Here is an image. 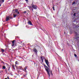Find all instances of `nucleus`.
<instances>
[{
	"instance_id": "28",
	"label": "nucleus",
	"mask_w": 79,
	"mask_h": 79,
	"mask_svg": "<svg viewBox=\"0 0 79 79\" xmlns=\"http://www.w3.org/2000/svg\"><path fill=\"white\" fill-rule=\"evenodd\" d=\"M52 8L53 9V10H54V11H55V8H54V6H53V7H52Z\"/></svg>"
},
{
	"instance_id": "24",
	"label": "nucleus",
	"mask_w": 79,
	"mask_h": 79,
	"mask_svg": "<svg viewBox=\"0 0 79 79\" xmlns=\"http://www.w3.org/2000/svg\"><path fill=\"white\" fill-rule=\"evenodd\" d=\"M26 27H27V28H30V27H29L28 26V25L27 26L26 25Z\"/></svg>"
},
{
	"instance_id": "14",
	"label": "nucleus",
	"mask_w": 79,
	"mask_h": 79,
	"mask_svg": "<svg viewBox=\"0 0 79 79\" xmlns=\"http://www.w3.org/2000/svg\"><path fill=\"white\" fill-rule=\"evenodd\" d=\"M27 73H26V74H23V77H26V75H27Z\"/></svg>"
},
{
	"instance_id": "12",
	"label": "nucleus",
	"mask_w": 79,
	"mask_h": 79,
	"mask_svg": "<svg viewBox=\"0 0 79 79\" xmlns=\"http://www.w3.org/2000/svg\"><path fill=\"white\" fill-rule=\"evenodd\" d=\"M79 37H76V38H74V39H75V40H78V39H79Z\"/></svg>"
},
{
	"instance_id": "23",
	"label": "nucleus",
	"mask_w": 79,
	"mask_h": 79,
	"mask_svg": "<svg viewBox=\"0 0 79 79\" xmlns=\"http://www.w3.org/2000/svg\"><path fill=\"white\" fill-rule=\"evenodd\" d=\"M75 34H76V35H77V32L74 31Z\"/></svg>"
},
{
	"instance_id": "15",
	"label": "nucleus",
	"mask_w": 79,
	"mask_h": 79,
	"mask_svg": "<svg viewBox=\"0 0 79 79\" xmlns=\"http://www.w3.org/2000/svg\"><path fill=\"white\" fill-rule=\"evenodd\" d=\"M12 68H13L14 70H15V66L13 65H12Z\"/></svg>"
},
{
	"instance_id": "22",
	"label": "nucleus",
	"mask_w": 79,
	"mask_h": 79,
	"mask_svg": "<svg viewBox=\"0 0 79 79\" xmlns=\"http://www.w3.org/2000/svg\"><path fill=\"white\" fill-rule=\"evenodd\" d=\"M16 15L15 14H13V16L14 17V18H15V17H16Z\"/></svg>"
},
{
	"instance_id": "2",
	"label": "nucleus",
	"mask_w": 79,
	"mask_h": 79,
	"mask_svg": "<svg viewBox=\"0 0 79 79\" xmlns=\"http://www.w3.org/2000/svg\"><path fill=\"white\" fill-rule=\"evenodd\" d=\"M45 62L46 63V64L47 65L48 68H50V66L49 65V63L48 62V60H47V59H45Z\"/></svg>"
},
{
	"instance_id": "31",
	"label": "nucleus",
	"mask_w": 79,
	"mask_h": 79,
	"mask_svg": "<svg viewBox=\"0 0 79 79\" xmlns=\"http://www.w3.org/2000/svg\"><path fill=\"white\" fill-rule=\"evenodd\" d=\"M4 0H2V3H3V2H4Z\"/></svg>"
},
{
	"instance_id": "16",
	"label": "nucleus",
	"mask_w": 79,
	"mask_h": 79,
	"mask_svg": "<svg viewBox=\"0 0 79 79\" xmlns=\"http://www.w3.org/2000/svg\"><path fill=\"white\" fill-rule=\"evenodd\" d=\"M15 64H19V62L18 61H16L15 62Z\"/></svg>"
},
{
	"instance_id": "1",
	"label": "nucleus",
	"mask_w": 79,
	"mask_h": 79,
	"mask_svg": "<svg viewBox=\"0 0 79 79\" xmlns=\"http://www.w3.org/2000/svg\"><path fill=\"white\" fill-rule=\"evenodd\" d=\"M44 68L49 76V77H50V73H49V71H48V70H50L49 68H48V67L45 65V64H44Z\"/></svg>"
},
{
	"instance_id": "6",
	"label": "nucleus",
	"mask_w": 79,
	"mask_h": 79,
	"mask_svg": "<svg viewBox=\"0 0 79 79\" xmlns=\"http://www.w3.org/2000/svg\"><path fill=\"white\" fill-rule=\"evenodd\" d=\"M9 19H10V16H7L6 19V21H8Z\"/></svg>"
},
{
	"instance_id": "13",
	"label": "nucleus",
	"mask_w": 79,
	"mask_h": 79,
	"mask_svg": "<svg viewBox=\"0 0 79 79\" xmlns=\"http://www.w3.org/2000/svg\"><path fill=\"white\" fill-rule=\"evenodd\" d=\"M1 51L2 52H5V50L1 48Z\"/></svg>"
},
{
	"instance_id": "3",
	"label": "nucleus",
	"mask_w": 79,
	"mask_h": 79,
	"mask_svg": "<svg viewBox=\"0 0 79 79\" xmlns=\"http://www.w3.org/2000/svg\"><path fill=\"white\" fill-rule=\"evenodd\" d=\"M32 7L33 8H34V9H35V10H36L37 8V6L34 5H32Z\"/></svg>"
},
{
	"instance_id": "30",
	"label": "nucleus",
	"mask_w": 79,
	"mask_h": 79,
	"mask_svg": "<svg viewBox=\"0 0 79 79\" xmlns=\"http://www.w3.org/2000/svg\"><path fill=\"white\" fill-rule=\"evenodd\" d=\"M73 15H74L75 16H76V13H74L73 14Z\"/></svg>"
},
{
	"instance_id": "32",
	"label": "nucleus",
	"mask_w": 79,
	"mask_h": 79,
	"mask_svg": "<svg viewBox=\"0 0 79 79\" xmlns=\"http://www.w3.org/2000/svg\"><path fill=\"white\" fill-rule=\"evenodd\" d=\"M18 73H19V72H21V71L18 70Z\"/></svg>"
},
{
	"instance_id": "41",
	"label": "nucleus",
	"mask_w": 79,
	"mask_h": 79,
	"mask_svg": "<svg viewBox=\"0 0 79 79\" xmlns=\"http://www.w3.org/2000/svg\"><path fill=\"white\" fill-rule=\"evenodd\" d=\"M0 6H1V5L0 4Z\"/></svg>"
},
{
	"instance_id": "10",
	"label": "nucleus",
	"mask_w": 79,
	"mask_h": 79,
	"mask_svg": "<svg viewBox=\"0 0 79 79\" xmlns=\"http://www.w3.org/2000/svg\"><path fill=\"white\" fill-rule=\"evenodd\" d=\"M15 40H14L12 41V47L14 46L15 45Z\"/></svg>"
},
{
	"instance_id": "26",
	"label": "nucleus",
	"mask_w": 79,
	"mask_h": 79,
	"mask_svg": "<svg viewBox=\"0 0 79 79\" xmlns=\"http://www.w3.org/2000/svg\"><path fill=\"white\" fill-rule=\"evenodd\" d=\"M10 18L11 19H13V18L11 17H9V19Z\"/></svg>"
},
{
	"instance_id": "27",
	"label": "nucleus",
	"mask_w": 79,
	"mask_h": 79,
	"mask_svg": "<svg viewBox=\"0 0 79 79\" xmlns=\"http://www.w3.org/2000/svg\"><path fill=\"white\" fill-rule=\"evenodd\" d=\"M5 71H6V73H7V70L6 69H5Z\"/></svg>"
},
{
	"instance_id": "43",
	"label": "nucleus",
	"mask_w": 79,
	"mask_h": 79,
	"mask_svg": "<svg viewBox=\"0 0 79 79\" xmlns=\"http://www.w3.org/2000/svg\"><path fill=\"white\" fill-rule=\"evenodd\" d=\"M64 34H65V32H64Z\"/></svg>"
},
{
	"instance_id": "33",
	"label": "nucleus",
	"mask_w": 79,
	"mask_h": 79,
	"mask_svg": "<svg viewBox=\"0 0 79 79\" xmlns=\"http://www.w3.org/2000/svg\"><path fill=\"white\" fill-rule=\"evenodd\" d=\"M16 38H19V37H18V36H16Z\"/></svg>"
},
{
	"instance_id": "25",
	"label": "nucleus",
	"mask_w": 79,
	"mask_h": 79,
	"mask_svg": "<svg viewBox=\"0 0 79 79\" xmlns=\"http://www.w3.org/2000/svg\"><path fill=\"white\" fill-rule=\"evenodd\" d=\"M74 55L75 57H76L77 56V55L76 54H74Z\"/></svg>"
},
{
	"instance_id": "20",
	"label": "nucleus",
	"mask_w": 79,
	"mask_h": 79,
	"mask_svg": "<svg viewBox=\"0 0 79 79\" xmlns=\"http://www.w3.org/2000/svg\"><path fill=\"white\" fill-rule=\"evenodd\" d=\"M2 69H6V67H5V66H3Z\"/></svg>"
},
{
	"instance_id": "7",
	"label": "nucleus",
	"mask_w": 79,
	"mask_h": 79,
	"mask_svg": "<svg viewBox=\"0 0 79 79\" xmlns=\"http://www.w3.org/2000/svg\"><path fill=\"white\" fill-rule=\"evenodd\" d=\"M40 58L42 62L43 63V62H44V57H43L41 56L40 57Z\"/></svg>"
},
{
	"instance_id": "11",
	"label": "nucleus",
	"mask_w": 79,
	"mask_h": 79,
	"mask_svg": "<svg viewBox=\"0 0 79 79\" xmlns=\"http://www.w3.org/2000/svg\"><path fill=\"white\" fill-rule=\"evenodd\" d=\"M18 10L17 9H15V13H17L18 14H19V12H18Z\"/></svg>"
},
{
	"instance_id": "9",
	"label": "nucleus",
	"mask_w": 79,
	"mask_h": 79,
	"mask_svg": "<svg viewBox=\"0 0 79 79\" xmlns=\"http://www.w3.org/2000/svg\"><path fill=\"white\" fill-rule=\"evenodd\" d=\"M33 52L36 53H37V50L35 48L33 49Z\"/></svg>"
},
{
	"instance_id": "8",
	"label": "nucleus",
	"mask_w": 79,
	"mask_h": 79,
	"mask_svg": "<svg viewBox=\"0 0 79 79\" xmlns=\"http://www.w3.org/2000/svg\"><path fill=\"white\" fill-rule=\"evenodd\" d=\"M7 66H8V70L9 71V72H10V68H11V66L9 65H7Z\"/></svg>"
},
{
	"instance_id": "18",
	"label": "nucleus",
	"mask_w": 79,
	"mask_h": 79,
	"mask_svg": "<svg viewBox=\"0 0 79 79\" xmlns=\"http://www.w3.org/2000/svg\"><path fill=\"white\" fill-rule=\"evenodd\" d=\"M35 47H36V48H37L38 50L39 49V48H40V46H35Z\"/></svg>"
},
{
	"instance_id": "38",
	"label": "nucleus",
	"mask_w": 79,
	"mask_h": 79,
	"mask_svg": "<svg viewBox=\"0 0 79 79\" xmlns=\"http://www.w3.org/2000/svg\"><path fill=\"white\" fill-rule=\"evenodd\" d=\"M2 63H3L4 64V62H3V61H2Z\"/></svg>"
},
{
	"instance_id": "34",
	"label": "nucleus",
	"mask_w": 79,
	"mask_h": 79,
	"mask_svg": "<svg viewBox=\"0 0 79 79\" xmlns=\"http://www.w3.org/2000/svg\"><path fill=\"white\" fill-rule=\"evenodd\" d=\"M26 2H28V0H25Z\"/></svg>"
},
{
	"instance_id": "17",
	"label": "nucleus",
	"mask_w": 79,
	"mask_h": 79,
	"mask_svg": "<svg viewBox=\"0 0 79 79\" xmlns=\"http://www.w3.org/2000/svg\"><path fill=\"white\" fill-rule=\"evenodd\" d=\"M19 69H22V70H23V67H22L21 66H19Z\"/></svg>"
},
{
	"instance_id": "35",
	"label": "nucleus",
	"mask_w": 79,
	"mask_h": 79,
	"mask_svg": "<svg viewBox=\"0 0 79 79\" xmlns=\"http://www.w3.org/2000/svg\"><path fill=\"white\" fill-rule=\"evenodd\" d=\"M24 13H27V12L26 11H25L24 12Z\"/></svg>"
},
{
	"instance_id": "37",
	"label": "nucleus",
	"mask_w": 79,
	"mask_h": 79,
	"mask_svg": "<svg viewBox=\"0 0 79 79\" xmlns=\"http://www.w3.org/2000/svg\"><path fill=\"white\" fill-rule=\"evenodd\" d=\"M31 10L32 11H33V9H31Z\"/></svg>"
},
{
	"instance_id": "40",
	"label": "nucleus",
	"mask_w": 79,
	"mask_h": 79,
	"mask_svg": "<svg viewBox=\"0 0 79 79\" xmlns=\"http://www.w3.org/2000/svg\"><path fill=\"white\" fill-rule=\"evenodd\" d=\"M5 79H7V78H5Z\"/></svg>"
},
{
	"instance_id": "42",
	"label": "nucleus",
	"mask_w": 79,
	"mask_h": 79,
	"mask_svg": "<svg viewBox=\"0 0 79 79\" xmlns=\"http://www.w3.org/2000/svg\"><path fill=\"white\" fill-rule=\"evenodd\" d=\"M13 50H15V49H13Z\"/></svg>"
},
{
	"instance_id": "19",
	"label": "nucleus",
	"mask_w": 79,
	"mask_h": 79,
	"mask_svg": "<svg viewBox=\"0 0 79 79\" xmlns=\"http://www.w3.org/2000/svg\"><path fill=\"white\" fill-rule=\"evenodd\" d=\"M28 7L30 9V10H31V9H32V6H28Z\"/></svg>"
},
{
	"instance_id": "29",
	"label": "nucleus",
	"mask_w": 79,
	"mask_h": 79,
	"mask_svg": "<svg viewBox=\"0 0 79 79\" xmlns=\"http://www.w3.org/2000/svg\"><path fill=\"white\" fill-rule=\"evenodd\" d=\"M75 3H76V2H73L72 4V5H74V4H75Z\"/></svg>"
},
{
	"instance_id": "4",
	"label": "nucleus",
	"mask_w": 79,
	"mask_h": 79,
	"mask_svg": "<svg viewBox=\"0 0 79 79\" xmlns=\"http://www.w3.org/2000/svg\"><path fill=\"white\" fill-rule=\"evenodd\" d=\"M27 67L25 66V67L24 68V69H22L23 71H24L25 72H26V73H27Z\"/></svg>"
},
{
	"instance_id": "21",
	"label": "nucleus",
	"mask_w": 79,
	"mask_h": 79,
	"mask_svg": "<svg viewBox=\"0 0 79 79\" xmlns=\"http://www.w3.org/2000/svg\"><path fill=\"white\" fill-rule=\"evenodd\" d=\"M35 66L37 67V64L36 63H34Z\"/></svg>"
},
{
	"instance_id": "36",
	"label": "nucleus",
	"mask_w": 79,
	"mask_h": 79,
	"mask_svg": "<svg viewBox=\"0 0 79 79\" xmlns=\"http://www.w3.org/2000/svg\"><path fill=\"white\" fill-rule=\"evenodd\" d=\"M39 77L38 76L37 77V79H39Z\"/></svg>"
},
{
	"instance_id": "39",
	"label": "nucleus",
	"mask_w": 79,
	"mask_h": 79,
	"mask_svg": "<svg viewBox=\"0 0 79 79\" xmlns=\"http://www.w3.org/2000/svg\"><path fill=\"white\" fill-rule=\"evenodd\" d=\"M79 26H78V27H77V28L79 27Z\"/></svg>"
},
{
	"instance_id": "44",
	"label": "nucleus",
	"mask_w": 79,
	"mask_h": 79,
	"mask_svg": "<svg viewBox=\"0 0 79 79\" xmlns=\"http://www.w3.org/2000/svg\"><path fill=\"white\" fill-rule=\"evenodd\" d=\"M1 1H0V2H1Z\"/></svg>"
},
{
	"instance_id": "5",
	"label": "nucleus",
	"mask_w": 79,
	"mask_h": 79,
	"mask_svg": "<svg viewBox=\"0 0 79 79\" xmlns=\"http://www.w3.org/2000/svg\"><path fill=\"white\" fill-rule=\"evenodd\" d=\"M28 24L30 25L31 26H33L32 24V22L31 21L29 20L28 22Z\"/></svg>"
}]
</instances>
